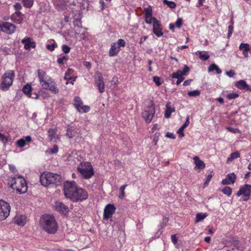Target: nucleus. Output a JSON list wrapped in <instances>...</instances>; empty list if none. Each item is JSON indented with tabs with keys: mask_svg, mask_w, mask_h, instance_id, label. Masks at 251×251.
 Wrapping results in <instances>:
<instances>
[{
	"mask_svg": "<svg viewBox=\"0 0 251 251\" xmlns=\"http://www.w3.org/2000/svg\"><path fill=\"white\" fill-rule=\"evenodd\" d=\"M0 29L2 32L8 34H12L15 32L16 26L13 24L9 22H3L0 24Z\"/></svg>",
	"mask_w": 251,
	"mask_h": 251,
	"instance_id": "obj_10",
	"label": "nucleus"
},
{
	"mask_svg": "<svg viewBox=\"0 0 251 251\" xmlns=\"http://www.w3.org/2000/svg\"><path fill=\"white\" fill-rule=\"evenodd\" d=\"M74 100V105L76 109H78V107L83 104L82 100L79 97H75Z\"/></svg>",
	"mask_w": 251,
	"mask_h": 251,
	"instance_id": "obj_34",
	"label": "nucleus"
},
{
	"mask_svg": "<svg viewBox=\"0 0 251 251\" xmlns=\"http://www.w3.org/2000/svg\"><path fill=\"white\" fill-rule=\"evenodd\" d=\"M182 25V21L180 18H178L176 23V25L177 27H180Z\"/></svg>",
	"mask_w": 251,
	"mask_h": 251,
	"instance_id": "obj_61",
	"label": "nucleus"
},
{
	"mask_svg": "<svg viewBox=\"0 0 251 251\" xmlns=\"http://www.w3.org/2000/svg\"><path fill=\"white\" fill-rule=\"evenodd\" d=\"M199 54L200 58L203 61L207 60L210 57L207 53H203L201 51H199Z\"/></svg>",
	"mask_w": 251,
	"mask_h": 251,
	"instance_id": "obj_41",
	"label": "nucleus"
},
{
	"mask_svg": "<svg viewBox=\"0 0 251 251\" xmlns=\"http://www.w3.org/2000/svg\"><path fill=\"white\" fill-rule=\"evenodd\" d=\"M171 240L174 245H176L177 243V238L176 234L172 235L171 236Z\"/></svg>",
	"mask_w": 251,
	"mask_h": 251,
	"instance_id": "obj_60",
	"label": "nucleus"
},
{
	"mask_svg": "<svg viewBox=\"0 0 251 251\" xmlns=\"http://www.w3.org/2000/svg\"><path fill=\"white\" fill-rule=\"evenodd\" d=\"M120 50L121 49L119 48L118 45H117L116 42L112 43L108 52V55L110 57L116 56L119 53Z\"/></svg>",
	"mask_w": 251,
	"mask_h": 251,
	"instance_id": "obj_17",
	"label": "nucleus"
},
{
	"mask_svg": "<svg viewBox=\"0 0 251 251\" xmlns=\"http://www.w3.org/2000/svg\"><path fill=\"white\" fill-rule=\"evenodd\" d=\"M12 21L16 24L22 23L23 20V14L20 11H16L11 16Z\"/></svg>",
	"mask_w": 251,
	"mask_h": 251,
	"instance_id": "obj_18",
	"label": "nucleus"
},
{
	"mask_svg": "<svg viewBox=\"0 0 251 251\" xmlns=\"http://www.w3.org/2000/svg\"><path fill=\"white\" fill-rule=\"evenodd\" d=\"M251 185L249 184H245L240 187L239 190L236 193L237 196L239 197L242 195H244L245 198L244 201H247L249 199L251 196Z\"/></svg>",
	"mask_w": 251,
	"mask_h": 251,
	"instance_id": "obj_9",
	"label": "nucleus"
},
{
	"mask_svg": "<svg viewBox=\"0 0 251 251\" xmlns=\"http://www.w3.org/2000/svg\"><path fill=\"white\" fill-rule=\"evenodd\" d=\"M10 206L8 203L3 201H0V220L5 219L9 215Z\"/></svg>",
	"mask_w": 251,
	"mask_h": 251,
	"instance_id": "obj_7",
	"label": "nucleus"
},
{
	"mask_svg": "<svg viewBox=\"0 0 251 251\" xmlns=\"http://www.w3.org/2000/svg\"><path fill=\"white\" fill-rule=\"evenodd\" d=\"M62 50L63 52L67 54L70 52L71 48L69 47L68 45H63L61 47Z\"/></svg>",
	"mask_w": 251,
	"mask_h": 251,
	"instance_id": "obj_48",
	"label": "nucleus"
},
{
	"mask_svg": "<svg viewBox=\"0 0 251 251\" xmlns=\"http://www.w3.org/2000/svg\"><path fill=\"white\" fill-rule=\"evenodd\" d=\"M73 129L71 126H68L67 129L66 131V135L69 138H72L74 137V135L73 134Z\"/></svg>",
	"mask_w": 251,
	"mask_h": 251,
	"instance_id": "obj_44",
	"label": "nucleus"
},
{
	"mask_svg": "<svg viewBox=\"0 0 251 251\" xmlns=\"http://www.w3.org/2000/svg\"><path fill=\"white\" fill-rule=\"evenodd\" d=\"M76 109L79 113H87L90 111V107L88 105H83L82 104L81 106L78 107V109Z\"/></svg>",
	"mask_w": 251,
	"mask_h": 251,
	"instance_id": "obj_33",
	"label": "nucleus"
},
{
	"mask_svg": "<svg viewBox=\"0 0 251 251\" xmlns=\"http://www.w3.org/2000/svg\"><path fill=\"white\" fill-rule=\"evenodd\" d=\"M239 95L236 93H232L230 94H228L226 95V98L228 100H232L235 99L239 97Z\"/></svg>",
	"mask_w": 251,
	"mask_h": 251,
	"instance_id": "obj_45",
	"label": "nucleus"
},
{
	"mask_svg": "<svg viewBox=\"0 0 251 251\" xmlns=\"http://www.w3.org/2000/svg\"><path fill=\"white\" fill-rule=\"evenodd\" d=\"M171 77L175 78L182 77L183 75H182L181 70H178L176 72L173 73L171 75Z\"/></svg>",
	"mask_w": 251,
	"mask_h": 251,
	"instance_id": "obj_39",
	"label": "nucleus"
},
{
	"mask_svg": "<svg viewBox=\"0 0 251 251\" xmlns=\"http://www.w3.org/2000/svg\"><path fill=\"white\" fill-rule=\"evenodd\" d=\"M212 177V176L211 175H209L207 176L206 179L203 184V187H205L208 185V184Z\"/></svg>",
	"mask_w": 251,
	"mask_h": 251,
	"instance_id": "obj_56",
	"label": "nucleus"
},
{
	"mask_svg": "<svg viewBox=\"0 0 251 251\" xmlns=\"http://www.w3.org/2000/svg\"><path fill=\"white\" fill-rule=\"evenodd\" d=\"M163 3L167 5L171 8H174L176 7V4L175 2L169 1L168 0H163Z\"/></svg>",
	"mask_w": 251,
	"mask_h": 251,
	"instance_id": "obj_42",
	"label": "nucleus"
},
{
	"mask_svg": "<svg viewBox=\"0 0 251 251\" xmlns=\"http://www.w3.org/2000/svg\"><path fill=\"white\" fill-rule=\"evenodd\" d=\"M58 150H59V148H58V146L56 145H54L53 146L52 148H51L50 150V153H52V154L56 153L58 151Z\"/></svg>",
	"mask_w": 251,
	"mask_h": 251,
	"instance_id": "obj_55",
	"label": "nucleus"
},
{
	"mask_svg": "<svg viewBox=\"0 0 251 251\" xmlns=\"http://www.w3.org/2000/svg\"><path fill=\"white\" fill-rule=\"evenodd\" d=\"M194 160L196 164V167L198 169H201L205 167V164L200 159L199 157L195 156L194 157Z\"/></svg>",
	"mask_w": 251,
	"mask_h": 251,
	"instance_id": "obj_28",
	"label": "nucleus"
},
{
	"mask_svg": "<svg viewBox=\"0 0 251 251\" xmlns=\"http://www.w3.org/2000/svg\"><path fill=\"white\" fill-rule=\"evenodd\" d=\"M68 60V57L67 56L64 55L61 57H59L57 59V62L60 65H63L64 64V61H67Z\"/></svg>",
	"mask_w": 251,
	"mask_h": 251,
	"instance_id": "obj_46",
	"label": "nucleus"
},
{
	"mask_svg": "<svg viewBox=\"0 0 251 251\" xmlns=\"http://www.w3.org/2000/svg\"><path fill=\"white\" fill-rule=\"evenodd\" d=\"M248 84L244 80H240L235 83V86L240 90H246Z\"/></svg>",
	"mask_w": 251,
	"mask_h": 251,
	"instance_id": "obj_29",
	"label": "nucleus"
},
{
	"mask_svg": "<svg viewBox=\"0 0 251 251\" xmlns=\"http://www.w3.org/2000/svg\"><path fill=\"white\" fill-rule=\"evenodd\" d=\"M48 138L50 141L55 142L60 139L59 135L57 133V129L56 128L49 129L48 130Z\"/></svg>",
	"mask_w": 251,
	"mask_h": 251,
	"instance_id": "obj_16",
	"label": "nucleus"
},
{
	"mask_svg": "<svg viewBox=\"0 0 251 251\" xmlns=\"http://www.w3.org/2000/svg\"><path fill=\"white\" fill-rule=\"evenodd\" d=\"M184 129V128H183L182 126H181L177 130V133L179 134V136L182 137L184 136V134L183 132V130Z\"/></svg>",
	"mask_w": 251,
	"mask_h": 251,
	"instance_id": "obj_57",
	"label": "nucleus"
},
{
	"mask_svg": "<svg viewBox=\"0 0 251 251\" xmlns=\"http://www.w3.org/2000/svg\"><path fill=\"white\" fill-rule=\"evenodd\" d=\"M145 22L148 24H151V23H153L154 22V19H156L155 17H153L152 16L151 17H145Z\"/></svg>",
	"mask_w": 251,
	"mask_h": 251,
	"instance_id": "obj_49",
	"label": "nucleus"
},
{
	"mask_svg": "<svg viewBox=\"0 0 251 251\" xmlns=\"http://www.w3.org/2000/svg\"><path fill=\"white\" fill-rule=\"evenodd\" d=\"M15 73L13 71H6L1 76L2 81L0 84V89L3 91L9 90L12 85Z\"/></svg>",
	"mask_w": 251,
	"mask_h": 251,
	"instance_id": "obj_4",
	"label": "nucleus"
},
{
	"mask_svg": "<svg viewBox=\"0 0 251 251\" xmlns=\"http://www.w3.org/2000/svg\"><path fill=\"white\" fill-rule=\"evenodd\" d=\"M236 179L235 174H228L225 179H224L222 183L223 185H228L234 183Z\"/></svg>",
	"mask_w": 251,
	"mask_h": 251,
	"instance_id": "obj_21",
	"label": "nucleus"
},
{
	"mask_svg": "<svg viewBox=\"0 0 251 251\" xmlns=\"http://www.w3.org/2000/svg\"><path fill=\"white\" fill-rule=\"evenodd\" d=\"M116 207L113 204H108L104 209V219H108L111 218L115 213Z\"/></svg>",
	"mask_w": 251,
	"mask_h": 251,
	"instance_id": "obj_15",
	"label": "nucleus"
},
{
	"mask_svg": "<svg viewBox=\"0 0 251 251\" xmlns=\"http://www.w3.org/2000/svg\"><path fill=\"white\" fill-rule=\"evenodd\" d=\"M65 197L73 201H82L88 198L87 192L84 189L77 186L74 181H67L64 185Z\"/></svg>",
	"mask_w": 251,
	"mask_h": 251,
	"instance_id": "obj_1",
	"label": "nucleus"
},
{
	"mask_svg": "<svg viewBox=\"0 0 251 251\" xmlns=\"http://www.w3.org/2000/svg\"><path fill=\"white\" fill-rule=\"evenodd\" d=\"M160 135V133L156 132L154 134V137L153 138V143L154 145H156L158 141L159 136Z\"/></svg>",
	"mask_w": 251,
	"mask_h": 251,
	"instance_id": "obj_54",
	"label": "nucleus"
},
{
	"mask_svg": "<svg viewBox=\"0 0 251 251\" xmlns=\"http://www.w3.org/2000/svg\"><path fill=\"white\" fill-rule=\"evenodd\" d=\"M206 217H207V214L206 213H204V214H202L201 213H198L196 215L195 222L196 223H199V222L203 220Z\"/></svg>",
	"mask_w": 251,
	"mask_h": 251,
	"instance_id": "obj_35",
	"label": "nucleus"
},
{
	"mask_svg": "<svg viewBox=\"0 0 251 251\" xmlns=\"http://www.w3.org/2000/svg\"><path fill=\"white\" fill-rule=\"evenodd\" d=\"M32 89L31 85L27 84L24 86L22 91L25 95L28 97V96L31 95Z\"/></svg>",
	"mask_w": 251,
	"mask_h": 251,
	"instance_id": "obj_31",
	"label": "nucleus"
},
{
	"mask_svg": "<svg viewBox=\"0 0 251 251\" xmlns=\"http://www.w3.org/2000/svg\"><path fill=\"white\" fill-rule=\"evenodd\" d=\"M145 17H151L152 16V7L150 5L147 8H144Z\"/></svg>",
	"mask_w": 251,
	"mask_h": 251,
	"instance_id": "obj_36",
	"label": "nucleus"
},
{
	"mask_svg": "<svg viewBox=\"0 0 251 251\" xmlns=\"http://www.w3.org/2000/svg\"><path fill=\"white\" fill-rule=\"evenodd\" d=\"M13 222L15 224L19 226H24L26 222L25 216L22 215L17 214L13 219Z\"/></svg>",
	"mask_w": 251,
	"mask_h": 251,
	"instance_id": "obj_19",
	"label": "nucleus"
},
{
	"mask_svg": "<svg viewBox=\"0 0 251 251\" xmlns=\"http://www.w3.org/2000/svg\"><path fill=\"white\" fill-rule=\"evenodd\" d=\"M190 69L189 67L186 65H184V68L182 70H181L182 75L183 76L186 75L189 72Z\"/></svg>",
	"mask_w": 251,
	"mask_h": 251,
	"instance_id": "obj_51",
	"label": "nucleus"
},
{
	"mask_svg": "<svg viewBox=\"0 0 251 251\" xmlns=\"http://www.w3.org/2000/svg\"><path fill=\"white\" fill-rule=\"evenodd\" d=\"M166 136L168 138H171V139H175L176 136L175 134L173 133H171L169 132H167L166 134Z\"/></svg>",
	"mask_w": 251,
	"mask_h": 251,
	"instance_id": "obj_62",
	"label": "nucleus"
},
{
	"mask_svg": "<svg viewBox=\"0 0 251 251\" xmlns=\"http://www.w3.org/2000/svg\"><path fill=\"white\" fill-rule=\"evenodd\" d=\"M200 91L198 90L189 91L188 92V95L190 97H196L200 95Z\"/></svg>",
	"mask_w": 251,
	"mask_h": 251,
	"instance_id": "obj_38",
	"label": "nucleus"
},
{
	"mask_svg": "<svg viewBox=\"0 0 251 251\" xmlns=\"http://www.w3.org/2000/svg\"><path fill=\"white\" fill-rule=\"evenodd\" d=\"M13 7L16 11H19L22 8V6L19 2H16L14 4Z\"/></svg>",
	"mask_w": 251,
	"mask_h": 251,
	"instance_id": "obj_53",
	"label": "nucleus"
},
{
	"mask_svg": "<svg viewBox=\"0 0 251 251\" xmlns=\"http://www.w3.org/2000/svg\"><path fill=\"white\" fill-rule=\"evenodd\" d=\"M49 81L46 83V85H44L42 88L44 89L48 90L51 93L54 94H57L59 93V89L56 86V84L52 78H50Z\"/></svg>",
	"mask_w": 251,
	"mask_h": 251,
	"instance_id": "obj_11",
	"label": "nucleus"
},
{
	"mask_svg": "<svg viewBox=\"0 0 251 251\" xmlns=\"http://www.w3.org/2000/svg\"><path fill=\"white\" fill-rule=\"evenodd\" d=\"M23 6L26 8H31L34 4V0H22Z\"/></svg>",
	"mask_w": 251,
	"mask_h": 251,
	"instance_id": "obj_32",
	"label": "nucleus"
},
{
	"mask_svg": "<svg viewBox=\"0 0 251 251\" xmlns=\"http://www.w3.org/2000/svg\"><path fill=\"white\" fill-rule=\"evenodd\" d=\"M233 29H234V27H233V25H230L228 26V33H227V38H229L232 34V32L233 31Z\"/></svg>",
	"mask_w": 251,
	"mask_h": 251,
	"instance_id": "obj_52",
	"label": "nucleus"
},
{
	"mask_svg": "<svg viewBox=\"0 0 251 251\" xmlns=\"http://www.w3.org/2000/svg\"><path fill=\"white\" fill-rule=\"evenodd\" d=\"M240 157V153L236 151L231 153L229 156L227 158L226 160L227 163H230L232 162L234 159H237Z\"/></svg>",
	"mask_w": 251,
	"mask_h": 251,
	"instance_id": "obj_27",
	"label": "nucleus"
},
{
	"mask_svg": "<svg viewBox=\"0 0 251 251\" xmlns=\"http://www.w3.org/2000/svg\"><path fill=\"white\" fill-rule=\"evenodd\" d=\"M38 77L39 83L42 86L44 85H46V83L49 81L50 78H51L50 76L47 75V73L41 69H38L37 70Z\"/></svg>",
	"mask_w": 251,
	"mask_h": 251,
	"instance_id": "obj_13",
	"label": "nucleus"
},
{
	"mask_svg": "<svg viewBox=\"0 0 251 251\" xmlns=\"http://www.w3.org/2000/svg\"><path fill=\"white\" fill-rule=\"evenodd\" d=\"M152 25L153 33L158 37L162 36L163 32L160 22L157 19H154Z\"/></svg>",
	"mask_w": 251,
	"mask_h": 251,
	"instance_id": "obj_14",
	"label": "nucleus"
},
{
	"mask_svg": "<svg viewBox=\"0 0 251 251\" xmlns=\"http://www.w3.org/2000/svg\"><path fill=\"white\" fill-rule=\"evenodd\" d=\"M60 179L61 176L58 174H41L40 176V181L45 187L50 184H56Z\"/></svg>",
	"mask_w": 251,
	"mask_h": 251,
	"instance_id": "obj_5",
	"label": "nucleus"
},
{
	"mask_svg": "<svg viewBox=\"0 0 251 251\" xmlns=\"http://www.w3.org/2000/svg\"><path fill=\"white\" fill-rule=\"evenodd\" d=\"M126 186H127V185L125 184V185H123L120 188V189L121 193H120V194L119 196V198L120 199H123L125 197V188H126Z\"/></svg>",
	"mask_w": 251,
	"mask_h": 251,
	"instance_id": "obj_43",
	"label": "nucleus"
},
{
	"mask_svg": "<svg viewBox=\"0 0 251 251\" xmlns=\"http://www.w3.org/2000/svg\"><path fill=\"white\" fill-rule=\"evenodd\" d=\"M28 97L34 99H37L38 98V94L36 93H31V95L28 96Z\"/></svg>",
	"mask_w": 251,
	"mask_h": 251,
	"instance_id": "obj_64",
	"label": "nucleus"
},
{
	"mask_svg": "<svg viewBox=\"0 0 251 251\" xmlns=\"http://www.w3.org/2000/svg\"><path fill=\"white\" fill-rule=\"evenodd\" d=\"M21 42L25 44L24 48L25 50H29L30 48H35V43L34 42H31V38L29 37L25 38L22 40Z\"/></svg>",
	"mask_w": 251,
	"mask_h": 251,
	"instance_id": "obj_22",
	"label": "nucleus"
},
{
	"mask_svg": "<svg viewBox=\"0 0 251 251\" xmlns=\"http://www.w3.org/2000/svg\"><path fill=\"white\" fill-rule=\"evenodd\" d=\"M57 44L53 39H50L48 41L46 45V49L50 51H53L57 48Z\"/></svg>",
	"mask_w": 251,
	"mask_h": 251,
	"instance_id": "obj_25",
	"label": "nucleus"
},
{
	"mask_svg": "<svg viewBox=\"0 0 251 251\" xmlns=\"http://www.w3.org/2000/svg\"><path fill=\"white\" fill-rule=\"evenodd\" d=\"M8 184L19 194L25 193L27 190L26 181L21 176L9 177L8 179Z\"/></svg>",
	"mask_w": 251,
	"mask_h": 251,
	"instance_id": "obj_3",
	"label": "nucleus"
},
{
	"mask_svg": "<svg viewBox=\"0 0 251 251\" xmlns=\"http://www.w3.org/2000/svg\"><path fill=\"white\" fill-rule=\"evenodd\" d=\"M214 71H215L217 74H220L222 73V70L215 64L210 65L208 69V71L209 72H213Z\"/></svg>",
	"mask_w": 251,
	"mask_h": 251,
	"instance_id": "obj_30",
	"label": "nucleus"
},
{
	"mask_svg": "<svg viewBox=\"0 0 251 251\" xmlns=\"http://www.w3.org/2000/svg\"><path fill=\"white\" fill-rule=\"evenodd\" d=\"M221 191L225 195L229 196L232 193V189L228 186H225L222 190Z\"/></svg>",
	"mask_w": 251,
	"mask_h": 251,
	"instance_id": "obj_37",
	"label": "nucleus"
},
{
	"mask_svg": "<svg viewBox=\"0 0 251 251\" xmlns=\"http://www.w3.org/2000/svg\"><path fill=\"white\" fill-rule=\"evenodd\" d=\"M77 170L78 173H94L92 165L89 162H80Z\"/></svg>",
	"mask_w": 251,
	"mask_h": 251,
	"instance_id": "obj_12",
	"label": "nucleus"
},
{
	"mask_svg": "<svg viewBox=\"0 0 251 251\" xmlns=\"http://www.w3.org/2000/svg\"><path fill=\"white\" fill-rule=\"evenodd\" d=\"M41 226L49 234L55 233L58 228V226L54 216L50 215H43L40 220Z\"/></svg>",
	"mask_w": 251,
	"mask_h": 251,
	"instance_id": "obj_2",
	"label": "nucleus"
},
{
	"mask_svg": "<svg viewBox=\"0 0 251 251\" xmlns=\"http://www.w3.org/2000/svg\"><path fill=\"white\" fill-rule=\"evenodd\" d=\"M116 44H117V45H118V47L120 49H121V47H125L126 45V43L125 41L122 39H119L118 40Z\"/></svg>",
	"mask_w": 251,
	"mask_h": 251,
	"instance_id": "obj_47",
	"label": "nucleus"
},
{
	"mask_svg": "<svg viewBox=\"0 0 251 251\" xmlns=\"http://www.w3.org/2000/svg\"><path fill=\"white\" fill-rule=\"evenodd\" d=\"M171 104V102H168L166 105V109L165 112L164 116L166 118L170 117L172 113L175 111V107H172Z\"/></svg>",
	"mask_w": 251,
	"mask_h": 251,
	"instance_id": "obj_24",
	"label": "nucleus"
},
{
	"mask_svg": "<svg viewBox=\"0 0 251 251\" xmlns=\"http://www.w3.org/2000/svg\"><path fill=\"white\" fill-rule=\"evenodd\" d=\"M240 50H250V47L249 44L247 43H241L239 47Z\"/></svg>",
	"mask_w": 251,
	"mask_h": 251,
	"instance_id": "obj_40",
	"label": "nucleus"
},
{
	"mask_svg": "<svg viewBox=\"0 0 251 251\" xmlns=\"http://www.w3.org/2000/svg\"><path fill=\"white\" fill-rule=\"evenodd\" d=\"M31 140V137L30 136H27L25 137V139L22 138L18 140L16 142V144L18 147L23 148L25 146L26 143H29Z\"/></svg>",
	"mask_w": 251,
	"mask_h": 251,
	"instance_id": "obj_23",
	"label": "nucleus"
},
{
	"mask_svg": "<svg viewBox=\"0 0 251 251\" xmlns=\"http://www.w3.org/2000/svg\"><path fill=\"white\" fill-rule=\"evenodd\" d=\"M54 207L56 210L62 214L67 213L68 211V207L61 202H55Z\"/></svg>",
	"mask_w": 251,
	"mask_h": 251,
	"instance_id": "obj_20",
	"label": "nucleus"
},
{
	"mask_svg": "<svg viewBox=\"0 0 251 251\" xmlns=\"http://www.w3.org/2000/svg\"><path fill=\"white\" fill-rule=\"evenodd\" d=\"M95 82L96 86L98 87L99 92L102 93L104 92L105 84L103 81V77L102 74L99 71H97L95 73L94 77Z\"/></svg>",
	"mask_w": 251,
	"mask_h": 251,
	"instance_id": "obj_8",
	"label": "nucleus"
},
{
	"mask_svg": "<svg viewBox=\"0 0 251 251\" xmlns=\"http://www.w3.org/2000/svg\"><path fill=\"white\" fill-rule=\"evenodd\" d=\"M82 178L85 179H89L91 178L94 174H81Z\"/></svg>",
	"mask_w": 251,
	"mask_h": 251,
	"instance_id": "obj_58",
	"label": "nucleus"
},
{
	"mask_svg": "<svg viewBox=\"0 0 251 251\" xmlns=\"http://www.w3.org/2000/svg\"><path fill=\"white\" fill-rule=\"evenodd\" d=\"M75 155H76L75 154V155H74V154L73 153L71 154H70L68 156V157L66 159V161H68V162L71 161L70 163V164H71V165H74L75 164H76L77 162H78L79 161V159L77 157V155H76V156H75Z\"/></svg>",
	"mask_w": 251,
	"mask_h": 251,
	"instance_id": "obj_26",
	"label": "nucleus"
},
{
	"mask_svg": "<svg viewBox=\"0 0 251 251\" xmlns=\"http://www.w3.org/2000/svg\"><path fill=\"white\" fill-rule=\"evenodd\" d=\"M155 112V109L153 101L150 100L148 105L145 107L142 113V117L147 124H149L151 122Z\"/></svg>",
	"mask_w": 251,
	"mask_h": 251,
	"instance_id": "obj_6",
	"label": "nucleus"
},
{
	"mask_svg": "<svg viewBox=\"0 0 251 251\" xmlns=\"http://www.w3.org/2000/svg\"><path fill=\"white\" fill-rule=\"evenodd\" d=\"M189 123H190V122H189V117L187 116V118H186L185 122L184 123V124L182 125V126H182L183 128H185L187 126H188L189 125Z\"/></svg>",
	"mask_w": 251,
	"mask_h": 251,
	"instance_id": "obj_63",
	"label": "nucleus"
},
{
	"mask_svg": "<svg viewBox=\"0 0 251 251\" xmlns=\"http://www.w3.org/2000/svg\"><path fill=\"white\" fill-rule=\"evenodd\" d=\"M226 74L227 75H228L230 77H233L234 76V75H235L234 71L232 70H231L228 72H226Z\"/></svg>",
	"mask_w": 251,
	"mask_h": 251,
	"instance_id": "obj_59",
	"label": "nucleus"
},
{
	"mask_svg": "<svg viewBox=\"0 0 251 251\" xmlns=\"http://www.w3.org/2000/svg\"><path fill=\"white\" fill-rule=\"evenodd\" d=\"M153 80L157 86H159L161 84V79L159 76H155L153 77Z\"/></svg>",
	"mask_w": 251,
	"mask_h": 251,
	"instance_id": "obj_50",
	"label": "nucleus"
}]
</instances>
